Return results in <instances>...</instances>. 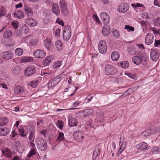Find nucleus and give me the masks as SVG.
Returning <instances> with one entry per match:
<instances>
[{
	"instance_id": "obj_1",
	"label": "nucleus",
	"mask_w": 160,
	"mask_h": 160,
	"mask_svg": "<svg viewBox=\"0 0 160 160\" xmlns=\"http://www.w3.org/2000/svg\"><path fill=\"white\" fill-rule=\"evenodd\" d=\"M36 143L38 148L42 150H45L47 148V144L46 141L43 138H38Z\"/></svg>"
},
{
	"instance_id": "obj_2",
	"label": "nucleus",
	"mask_w": 160,
	"mask_h": 160,
	"mask_svg": "<svg viewBox=\"0 0 160 160\" xmlns=\"http://www.w3.org/2000/svg\"><path fill=\"white\" fill-rule=\"evenodd\" d=\"M36 72V69L34 65H29L28 66L24 71L25 76L29 77L34 74Z\"/></svg>"
},
{
	"instance_id": "obj_3",
	"label": "nucleus",
	"mask_w": 160,
	"mask_h": 160,
	"mask_svg": "<svg viewBox=\"0 0 160 160\" xmlns=\"http://www.w3.org/2000/svg\"><path fill=\"white\" fill-rule=\"evenodd\" d=\"M71 35V30L69 26H67L64 28L63 38L65 41L68 40L70 38Z\"/></svg>"
},
{
	"instance_id": "obj_4",
	"label": "nucleus",
	"mask_w": 160,
	"mask_h": 160,
	"mask_svg": "<svg viewBox=\"0 0 160 160\" xmlns=\"http://www.w3.org/2000/svg\"><path fill=\"white\" fill-rule=\"evenodd\" d=\"M118 70L115 67L109 64L106 65L105 68V72L107 75L115 74L117 73Z\"/></svg>"
},
{
	"instance_id": "obj_5",
	"label": "nucleus",
	"mask_w": 160,
	"mask_h": 160,
	"mask_svg": "<svg viewBox=\"0 0 160 160\" xmlns=\"http://www.w3.org/2000/svg\"><path fill=\"white\" fill-rule=\"evenodd\" d=\"M107 43L105 41L101 40L99 42L98 49L101 53H105L107 52Z\"/></svg>"
},
{
	"instance_id": "obj_6",
	"label": "nucleus",
	"mask_w": 160,
	"mask_h": 160,
	"mask_svg": "<svg viewBox=\"0 0 160 160\" xmlns=\"http://www.w3.org/2000/svg\"><path fill=\"white\" fill-rule=\"evenodd\" d=\"M15 92L17 94L21 95L22 96L25 95L26 90L23 86H18L14 89Z\"/></svg>"
},
{
	"instance_id": "obj_7",
	"label": "nucleus",
	"mask_w": 160,
	"mask_h": 160,
	"mask_svg": "<svg viewBox=\"0 0 160 160\" xmlns=\"http://www.w3.org/2000/svg\"><path fill=\"white\" fill-rule=\"evenodd\" d=\"M159 52L155 48L151 49L150 52V57L151 59L153 61L157 60L159 58Z\"/></svg>"
},
{
	"instance_id": "obj_8",
	"label": "nucleus",
	"mask_w": 160,
	"mask_h": 160,
	"mask_svg": "<svg viewBox=\"0 0 160 160\" xmlns=\"http://www.w3.org/2000/svg\"><path fill=\"white\" fill-rule=\"evenodd\" d=\"M100 17L102 22L105 24H108L109 22L110 17L108 13L103 12L101 13Z\"/></svg>"
},
{
	"instance_id": "obj_9",
	"label": "nucleus",
	"mask_w": 160,
	"mask_h": 160,
	"mask_svg": "<svg viewBox=\"0 0 160 160\" xmlns=\"http://www.w3.org/2000/svg\"><path fill=\"white\" fill-rule=\"evenodd\" d=\"M60 81V79L57 77L51 79L48 82V87L49 88H53Z\"/></svg>"
},
{
	"instance_id": "obj_10",
	"label": "nucleus",
	"mask_w": 160,
	"mask_h": 160,
	"mask_svg": "<svg viewBox=\"0 0 160 160\" xmlns=\"http://www.w3.org/2000/svg\"><path fill=\"white\" fill-rule=\"evenodd\" d=\"M154 40V36L153 35L150 33H148L145 38V43L147 45L151 44Z\"/></svg>"
},
{
	"instance_id": "obj_11",
	"label": "nucleus",
	"mask_w": 160,
	"mask_h": 160,
	"mask_svg": "<svg viewBox=\"0 0 160 160\" xmlns=\"http://www.w3.org/2000/svg\"><path fill=\"white\" fill-rule=\"evenodd\" d=\"M3 59L5 60H9L12 59L13 56L12 52L9 51H6L3 52L2 54Z\"/></svg>"
},
{
	"instance_id": "obj_12",
	"label": "nucleus",
	"mask_w": 160,
	"mask_h": 160,
	"mask_svg": "<svg viewBox=\"0 0 160 160\" xmlns=\"http://www.w3.org/2000/svg\"><path fill=\"white\" fill-rule=\"evenodd\" d=\"M129 7L128 5L126 3L121 4L118 9V11L121 13H124L126 12L129 9Z\"/></svg>"
},
{
	"instance_id": "obj_13",
	"label": "nucleus",
	"mask_w": 160,
	"mask_h": 160,
	"mask_svg": "<svg viewBox=\"0 0 160 160\" xmlns=\"http://www.w3.org/2000/svg\"><path fill=\"white\" fill-rule=\"evenodd\" d=\"M33 54L35 57L37 58H42L45 57L46 53L44 51L38 49L35 51L34 52Z\"/></svg>"
},
{
	"instance_id": "obj_14",
	"label": "nucleus",
	"mask_w": 160,
	"mask_h": 160,
	"mask_svg": "<svg viewBox=\"0 0 160 160\" xmlns=\"http://www.w3.org/2000/svg\"><path fill=\"white\" fill-rule=\"evenodd\" d=\"M102 32L103 36L105 37L108 36L110 33V26L108 24H105L102 28Z\"/></svg>"
},
{
	"instance_id": "obj_15",
	"label": "nucleus",
	"mask_w": 160,
	"mask_h": 160,
	"mask_svg": "<svg viewBox=\"0 0 160 160\" xmlns=\"http://www.w3.org/2000/svg\"><path fill=\"white\" fill-rule=\"evenodd\" d=\"M25 22L27 24L31 27H35L37 24V22L32 18L26 19H25Z\"/></svg>"
},
{
	"instance_id": "obj_16",
	"label": "nucleus",
	"mask_w": 160,
	"mask_h": 160,
	"mask_svg": "<svg viewBox=\"0 0 160 160\" xmlns=\"http://www.w3.org/2000/svg\"><path fill=\"white\" fill-rule=\"evenodd\" d=\"M138 150L142 151H145L148 149L147 144L145 142H141L136 146Z\"/></svg>"
},
{
	"instance_id": "obj_17",
	"label": "nucleus",
	"mask_w": 160,
	"mask_h": 160,
	"mask_svg": "<svg viewBox=\"0 0 160 160\" xmlns=\"http://www.w3.org/2000/svg\"><path fill=\"white\" fill-rule=\"evenodd\" d=\"M73 138L77 140H80L83 138V136L82 135V133L81 131H77L73 133Z\"/></svg>"
},
{
	"instance_id": "obj_18",
	"label": "nucleus",
	"mask_w": 160,
	"mask_h": 160,
	"mask_svg": "<svg viewBox=\"0 0 160 160\" xmlns=\"http://www.w3.org/2000/svg\"><path fill=\"white\" fill-rule=\"evenodd\" d=\"M68 125L70 127L77 126V120L75 118L70 117L68 119Z\"/></svg>"
},
{
	"instance_id": "obj_19",
	"label": "nucleus",
	"mask_w": 160,
	"mask_h": 160,
	"mask_svg": "<svg viewBox=\"0 0 160 160\" xmlns=\"http://www.w3.org/2000/svg\"><path fill=\"white\" fill-rule=\"evenodd\" d=\"M132 61L136 65H139L142 61V58L139 56H135L132 58Z\"/></svg>"
},
{
	"instance_id": "obj_20",
	"label": "nucleus",
	"mask_w": 160,
	"mask_h": 160,
	"mask_svg": "<svg viewBox=\"0 0 160 160\" xmlns=\"http://www.w3.org/2000/svg\"><path fill=\"white\" fill-rule=\"evenodd\" d=\"M13 16L19 19H22L24 17L23 12L20 10L15 11L13 13Z\"/></svg>"
},
{
	"instance_id": "obj_21",
	"label": "nucleus",
	"mask_w": 160,
	"mask_h": 160,
	"mask_svg": "<svg viewBox=\"0 0 160 160\" xmlns=\"http://www.w3.org/2000/svg\"><path fill=\"white\" fill-rule=\"evenodd\" d=\"M52 11L57 15H58L60 13L58 6L57 4L54 3L52 6Z\"/></svg>"
},
{
	"instance_id": "obj_22",
	"label": "nucleus",
	"mask_w": 160,
	"mask_h": 160,
	"mask_svg": "<svg viewBox=\"0 0 160 160\" xmlns=\"http://www.w3.org/2000/svg\"><path fill=\"white\" fill-rule=\"evenodd\" d=\"M2 154L5 155L6 156L9 158L11 157L12 152L8 148H5L2 150Z\"/></svg>"
},
{
	"instance_id": "obj_23",
	"label": "nucleus",
	"mask_w": 160,
	"mask_h": 160,
	"mask_svg": "<svg viewBox=\"0 0 160 160\" xmlns=\"http://www.w3.org/2000/svg\"><path fill=\"white\" fill-rule=\"evenodd\" d=\"M111 57L113 61H116L119 58V54L117 51H114L112 53Z\"/></svg>"
},
{
	"instance_id": "obj_24",
	"label": "nucleus",
	"mask_w": 160,
	"mask_h": 160,
	"mask_svg": "<svg viewBox=\"0 0 160 160\" xmlns=\"http://www.w3.org/2000/svg\"><path fill=\"white\" fill-rule=\"evenodd\" d=\"M10 130L7 128H0V135L5 136L7 135L9 132Z\"/></svg>"
},
{
	"instance_id": "obj_25",
	"label": "nucleus",
	"mask_w": 160,
	"mask_h": 160,
	"mask_svg": "<svg viewBox=\"0 0 160 160\" xmlns=\"http://www.w3.org/2000/svg\"><path fill=\"white\" fill-rule=\"evenodd\" d=\"M60 6L64 14H67L68 13V11L67 10L65 1L64 0L61 1Z\"/></svg>"
},
{
	"instance_id": "obj_26",
	"label": "nucleus",
	"mask_w": 160,
	"mask_h": 160,
	"mask_svg": "<svg viewBox=\"0 0 160 160\" xmlns=\"http://www.w3.org/2000/svg\"><path fill=\"white\" fill-rule=\"evenodd\" d=\"M18 132L20 136L23 138H25L27 136V134L25 133L24 129L22 126L19 127L18 128Z\"/></svg>"
},
{
	"instance_id": "obj_27",
	"label": "nucleus",
	"mask_w": 160,
	"mask_h": 160,
	"mask_svg": "<svg viewBox=\"0 0 160 160\" xmlns=\"http://www.w3.org/2000/svg\"><path fill=\"white\" fill-rule=\"evenodd\" d=\"M55 46L57 50L58 51H60L62 48V43L60 40H58L56 42Z\"/></svg>"
},
{
	"instance_id": "obj_28",
	"label": "nucleus",
	"mask_w": 160,
	"mask_h": 160,
	"mask_svg": "<svg viewBox=\"0 0 160 160\" xmlns=\"http://www.w3.org/2000/svg\"><path fill=\"white\" fill-rule=\"evenodd\" d=\"M51 61V58L50 57H47L43 60L42 63L45 66H47L49 64Z\"/></svg>"
},
{
	"instance_id": "obj_29",
	"label": "nucleus",
	"mask_w": 160,
	"mask_h": 160,
	"mask_svg": "<svg viewBox=\"0 0 160 160\" xmlns=\"http://www.w3.org/2000/svg\"><path fill=\"white\" fill-rule=\"evenodd\" d=\"M8 122V119L6 118H0V126L6 125Z\"/></svg>"
},
{
	"instance_id": "obj_30",
	"label": "nucleus",
	"mask_w": 160,
	"mask_h": 160,
	"mask_svg": "<svg viewBox=\"0 0 160 160\" xmlns=\"http://www.w3.org/2000/svg\"><path fill=\"white\" fill-rule=\"evenodd\" d=\"M25 11L28 17H31L33 15V12L30 8L27 7L25 8Z\"/></svg>"
},
{
	"instance_id": "obj_31",
	"label": "nucleus",
	"mask_w": 160,
	"mask_h": 160,
	"mask_svg": "<svg viewBox=\"0 0 160 160\" xmlns=\"http://www.w3.org/2000/svg\"><path fill=\"white\" fill-rule=\"evenodd\" d=\"M35 128L32 126H31V129L30 131L29 135L28 138L29 140L31 141L34 135Z\"/></svg>"
},
{
	"instance_id": "obj_32",
	"label": "nucleus",
	"mask_w": 160,
	"mask_h": 160,
	"mask_svg": "<svg viewBox=\"0 0 160 160\" xmlns=\"http://www.w3.org/2000/svg\"><path fill=\"white\" fill-rule=\"evenodd\" d=\"M118 66L125 68H127L129 66L128 62L127 61L118 62Z\"/></svg>"
},
{
	"instance_id": "obj_33",
	"label": "nucleus",
	"mask_w": 160,
	"mask_h": 160,
	"mask_svg": "<svg viewBox=\"0 0 160 160\" xmlns=\"http://www.w3.org/2000/svg\"><path fill=\"white\" fill-rule=\"evenodd\" d=\"M93 112L92 110L90 109H86L84 110L82 113L84 114V117H87L88 116L91 115Z\"/></svg>"
},
{
	"instance_id": "obj_34",
	"label": "nucleus",
	"mask_w": 160,
	"mask_h": 160,
	"mask_svg": "<svg viewBox=\"0 0 160 160\" xmlns=\"http://www.w3.org/2000/svg\"><path fill=\"white\" fill-rule=\"evenodd\" d=\"M20 68L18 66L15 67L12 69V73L15 75L19 74L20 72Z\"/></svg>"
},
{
	"instance_id": "obj_35",
	"label": "nucleus",
	"mask_w": 160,
	"mask_h": 160,
	"mask_svg": "<svg viewBox=\"0 0 160 160\" xmlns=\"http://www.w3.org/2000/svg\"><path fill=\"white\" fill-rule=\"evenodd\" d=\"M20 29L21 30L25 33H27L29 31L28 28L25 24L22 25L21 27H20Z\"/></svg>"
},
{
	"instance_id": "obj_36",
	"label": "nucleus",
	"mask_w": 160,
	"mask_h": 160,
	"mask_svg": "<svg viewBox=\"0 0 160 160\" xmlns=\"http://www.w3.org/2000/svg\"><path fill=\"white\" fill-rule=\"evenodd\" d=\"M15 52L17 55L21 56L23 53V50L21 48H18L15 50Z\"/></svg>"
},
{
	"instance_id": "obj_37",
	"label": "nucleus",
	"mask_w": 160,
	"mask_h": 160,
	"mask_svg": "<svg viewBox=\"0 0 160 160\" xmlns=\"http://www.w3.org/2000/svg\"><path fill=\"white\" fill-rule=\"evenodd\" d=\"M39 81L38 80L32 81L29 84L33 88L36 87L38 84Z\"/></svg>"
},
{
	"instance_id": "obj_38",
	"label": "nucleus",
	"mask_w": 160,
	"mask_h": 160,
	"mask_svg": "<svg viewBox=\"0 0 160 160\" xmlns=\"http://www.w3.org/2000/svg\"><path fill=\"white\" fill-rule=\"evenodd\" d=\"M64 139V133L62 132H60L58 136L56 141L58 142H59L60 141L63 140Z\"/></svg>"
},
{
	"instance_id": "obj_39",
	"label": "nucleus",
	"mask_w": 160,
	"mask_h": 160,
	"mask_svg": "<svg viewBox=\"0 0 160 160\" xmlns=\"http://www.w3.org/2000/svg\"><path fill=\"white\" fill-rule=\"evenodd\" d=\"M12 32L11 30L8 29L6 30L3 34V36L5 38L10 37L12 35Z\"/></svg>"
},
{
	"instance_id": "obj_40",
	"label": "nucleus",
	"mask_w": 160,
	"mask_h": 160,
	"mask_svg": "<svg viewBox=\"0 0 160 160\" xmlns=\"http://www.w3.org/2000/svg\"><path fill=\"white\" fill-rule=\"evenodd\" d=\"M100 153V149H96L94 151L92 156L93 159H95Z\"/></svg>"
},
{
	"instance_id": "obj_41",
	"label": "nucleus",
	"mask_w": 160,
	"mask_h": 160,
	"mask_svg": "<svg viewBox=\"0 0 160 160\" xmlns=\"http://www.w3.org/2000/svg\"><path fill=\"white\" fill-rule=\"evenodd\" d=\"M36 149L32 148L31 149L30 152L28 154L27 157L28 158H30L32 155H34L36 154Z\"/></svg>"
},
{
	"instance_id": "obj_42",
	"label": "nucleus",
	"mask_w": 160,
	"mask_h": 160,
	"mask_svg": "<svg viewBox=\"0 0 160 160\" xmlns=\"http://www.w3.org/2000/svg\"><path fill=\"white\" fill-rule=\"evenodd\" d=\"M56 126L61 130H62L64 126V122L61 120H58Z\"/></svg>"
},
{
	"instance_id": "obj_43",
	"label": "nucleus",
	"mask_w": 160,
	"mask_h": 160,
	"mask_svg": "<svg viewBox=\"0 0 160 160\" xmlns=\"http://www.w3.org/2000/svg\"><path fill=\"white\" fill-rule=\"evenodd\" d=\"M154 26L157 27H160V17L154 19L153 20Z\"/></svg>"
},
{
	"instance_id": "obj_44",
	"label": "nucleus",
	"mask_w": 160,
	"mask_h": 160,
	"mask_svg": "<svg viewBox=\"0 0 160 160\" xmlns=\"http://www.w3.org/2000/svg\"><path fill=\"white\" fill-rule=\"evenodd\" d=\"M139 56L142 58V59H143L145 62L147 61L148 57L146 53H141L140 54H139Z\"/></svg>"
},
{
	"instance_id": "obj_45",
	"label": "nucleus",
	"mask_w": 160,
	"mask_h": 160,
	"mask_svg": "<svg viewBox=\"0 0 160 160\" xmlns=\"http://www.w3.org/2000/svg\"><path fill=\"white\" fill-rule=\"evenodd\" d=\"M112 34L113 36L116 38H118L120 35L119 32L116 29H113Z\"/></svg>"
},
{
	"instance_id": "obj_46",
	"label": "nucleus",
	"mask_w": 160,
	"mask_h": 160,
	"mask_svg": "<svg viewBox=\"0 0 160 160\" xmlns=\"http://www.w3.org/2000/svg\"><path fill=\"white\" fill-rule=\"evenodd\" d=\"M38 42V40L35 38H32L30 40L29 42V44L31 46H34Z\"/></svg>"
},
{
	"instance_id": "obj_47",
	"label": "nucleus",
	"mask_w": 160,
	"mask_h": 160,
	"mask_svg": "<svg viewBox=\"0 0 160 160\" xmlns=\"http://www.w3.org/2000/svg\"><path fill=\"white\" fill-rule=\"evenodd\" d=\"M131 5L134 9H137L138 7H142L143 8L142 9L143 10L144 8L143 7V5L142 4L139 3H137L136 4H131Z\"/></svg>"
},
{
	"instance_id": "obj_48",
	"label": "nucleus",
	"mask_w": 160,
	"mask_h": 160,
	"mask_svg": "<svg viewBox=\"0 0 160 160\" xmlns=\"http://www.w3.org/2000/svg\"><path fill=\"white\" fill-rule=\"evenodd\" d=\"M6 14V11L4 7H2L0 8V17L4 16Z\"/></svg>"
},
{
	"instance_id": "obj_49",
	"label": "nucleus",
	"mask_w": 160,
	"mask_h": 160,
	"mask_svg": "<svg viewBox=\"0 0 160 160\" xmlns=\"http://www.w3.org/2000/svg\"><path fill=\"white\" fill-rule=\"evenodd\" d=\"M124 28L127 30L128 32L134 31V30L133 27L130 26L129 25H125Z\"/></svg>"
},
{
	"instance_id": "obj_50",
	"label": "nucleus",
	"mask_w": 160,
	"mask_h": 160,
	"mask_svg": "<svg viewBox=\"0 0 160 160\" xmlns=\"http://www.w3.org/2000/svg\"><path fill=\"white\" fill-rule=\"evenodd\" d=\"M32 60V58L29 57H24L22 59V61L25 62H31Z\"/></svg>"
},
{
	"instance_id": "obj_51",
	"label": "nucleus",
	"mask_w": 160,
	"mask_h": 160,
	"mask_svg": "<svg viewBox=\"0 0 160 160\" xmlns=\"http://www.w3.org/2000/svg\"><path fill=\"white\" fill-rule=\"evenodd\" d=\"M44 45L45 46L46 48L49 50L52 49L53 47V45L52 43H44Z\"/></svg>"
},
{
	"instance_id": "obj_52",
	"label": "nucleus",
	"mask_w": 160,
	"mask_h": 160,
	"mask_svg": "<svg viewBox=\"0 0 160 160\" xmlns=\"http://www.w3.org/2000/svg\"><path fill=\"white\" fill-rule=\"evenodd\" d=\"M62 64V62L58 61L56 62L54 64L53 67L55 68H58L60 67Z\"/></svg>"
},
{
	"instance_id": "obj_53",
	"label": "nucleus",
	"mask_w": 160,
	"mask_h": 160,
	"mask_svg": "<svg viewBox=\"0 0 160 160\" xmlns=\"http://www.w3.org/2000/svg\"><path fill=\"white\" fill-rule=\"evenodd\" d=\"M12 25L15 29H17L19 27L18 23L17 21L12 22Z\"/></svg>"
},
{
	"instance_id": "obj_54",
	"label": "nucleus",
	"mask_w": 160,
	"mask_h": 160,
	"mask_svg": "<svg viewBox=\"0 0 160 160\" xmlns=\"http://www.w3.org/2000/svg\"><path fill=\"white\" fill-rule=\"evenodd\" d=\"M81 102L80 101L77 100L75 102L72 103V107L76 108L78 107L80 103H81Z\"/></svg>"
},
{
	"instance_id": "obj_55",
	"label": "nucleus",
	"mask_w": 160,
	"mask_h": 160,
	"mask_svg": "<svg viewBox=\"0 0 160 160\" xmlns=\"http://www.w3.org/2000/svg\"><path fill=\"white\" fill-rule=\"evenodd\" d=\"M93 18L94 21L98 23V24H100L101 23L98 18L97 15L95 14L93 15Z\"/></svg>"
},
{
	"instance_id": "obj_56",
	"label": "nucleus",
	"mask_w": 160,
	"mask_h": 160,
	"mask_svg": "<svg viewBox=\"0 0 160 160\" xmlns=\"http://www.w3.org/2000/svg\"><path fill=\"white\" fill-rule=\"evenodd\" d=\"M14 33V34L17 36H20L22 35V33L21 31L19 30H16Z\"/></svg>"
},
{
	"instance_id": "obj_57",
	"label": "nucleus",
	"mask_w": 160,
	"mask_h": 160,
	"mask_svg": "<svg viewBox=\"0 0 160 160\" xmlns=\"http://www.w3.org/2000/svg\"><path fill=\"white\" fill-rule=\"evenodd\" d=\"M132 92V90L130 88H129L124 92V95L127 96L130 93H131Z\"/></svg>"
},
{
	"instance_id": "obj_58",
	"label": "nucleus",
	"mask_w": 160,
	"mask_h": 160,
	"mask_svg": "<svg viewBox=\"0 0 160 160\" xmlns=\"http://www.w3.org/2000/svg\"><path fill=\"white\" fill-rule=\"evenodd\" d=\"M56 22L58 23L59 24L62 26H64V22L62 20L60 19L59 18L57 19L56 21Z\"/></svg>"
},
{
	"instance_id": "obj_59",
	"label": "nucleus",
	"mask_w": 160,
	"mask_h": 160,
	"mask_svg": "<svg viewBox=\"0 0 160 160\" xmlns=\"http://www.w3.org/2000/svg\"><path fill=\"white\" fill-rule=\"evenodd\" d=\"M21 145V143L19 141H17L15 142L14 145L15 146V147L17 148V150H18V148Z\"/></svg>"
},
{
	"instance_id": "obj_60",
	"label": "nucleus",
	"mask_w": 160,
	"mask_h": 160,
	"mask_svg": "<svg viewBox=\"0 0 160 160\" xmlns=\"http://www.w3.org/2000/svg\"><path fill=\"white\" fill-rule=\"evenodd\" d=\"M160 44V40L155 39L154 46L155 47L158 46Z\"/></svg>"
},
{
	"instance_id": "obj_61",
	"label": "nucleus",
	"mask_w": 160,
	"mask_h": 160,
	"mask_svg": "<svg viewBox=\"0 0 160 160\" xmlns=\"http://www.w3.org/2000/svg\"><path fill=\"white\" fill-rule=\"evenodd\" d=\"M60 29L59 28L57 29L55 32V35L58 37H59L60 36Z\"/></svg>"
},
{
	"instance_id": "obj_62",
	"label": "nucleus",
	"mask_w": 160,
	"mask_h": 160,
	"mask_svg": "<svg viewBox=\"0 0 160 160\" xmlns=\"http://www.w3.org/2000/svg\"><path fill=\"white\" fill-rule=\"evenodd\" d=\"M140 22L142 27L145 28L146 27L147 25L145 21L144 20H142Z\"/></svg>"
},
{
	"instance_id": "obj_63",
	"label": "nucleus",
	"mask_w": 160,
	"mask_h": 160,
	"mask_svg": "<svg viewBox=\"0 0 160 160\" xmlns=\"http://www.w3.org/2000/svg\"><path fill=\"white\" fill-rule=\"evenodd\" d=\"M125 147V145H124V146L123 147V145H121V147L120 148V149L118 152V154H120L122 152Z\"/></svg>"
},
{
	"instance_id": "obj_64",
	"label": "nucleus",
	"mask_w": 160,
	"mask_h": 160,
	"mask_svg": "<svg viewBox=\"0 0 160 160\" xmlns=\"http://www.w3.org/2000/svg\"><path fill=\"white\" fill-rule=\"evenodd\" d=\"M154 5L158 7H160V4L159 3L158 0H154Z\"/></svg>"
}]
</instances>
